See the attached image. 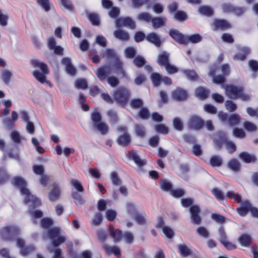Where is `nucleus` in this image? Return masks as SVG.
Here are the masks:
<instances>
[{
  "instance_id": "f03ea898",
  "label": "nucleus",
  "mask_w": 258,
  "mask_h": 258,
  "mask_svg": "<svg viewBox=\"0 0 258 258\" xmlns=\"http://www.w3.org/2000/svg\"><path fill=\"white\" fill-rule=\"evenodd\" d=\"M52 221L48 218H44L41 220V226L47 230L46 237L52 241L53 245L61 244L64 241L66 234L58 227H52Z\"/></svg>"
},
{
  "instance_id": "4be33fe9",
  "label": "nucleus",
  "mask_w": 258,
  "mask_h": 258,
  "mask_svg": "<svg viewBox=\"0 0 258 258\" xmlns=\"http://www.w3.org/2000/svg\"><path fill=\"white\" fill-rule=\"evenodd\" d=\"M218 232L219 233V240L226 248L227 249H232L235 247L234 245L227 240L225 233L222 228H220Z\"/></svg>"
},
{
  "instance_id": "5fc2aeb1",
  "label": "nucleus",
  "mask_w": 258,
  "mask_h": 258,
  "mask_svg": "<svg viewBox=\"0 0 258 258\" xmlns=\"http://www.w3.org/2000/svg\"><path fill=\"white\" fill-rule=\"evenodd\" d=\"M135 132L136 136L139 138H143L146 135L144 127L140 125H135Z\"/></svg>"
},
{
  "instance_id": "a211bd4d",
  "label": "nucleus",
  "mask_w": 258,
  "mask_h": 258,
  "mask_svg": "<svg viewBox=\"0 0 258 258\" xmlns=\"http://www.w3.org/2000/svg\"><path fill=\"white\" fill-rule=\"evenodd\" d=\"M126 215L125 219L127 220L132 218L138 213V206L131 202L126 203L125 205Z\"/></svg>"
},
{
  "instance_id": "cd10ccee",
  "label": "nucleus",
  "mask_w": 258,
  "mask_h": 258,
  "mask_svg": "<svg viewBox=\"0 0 258 258\" xmlns=\"http://www.w3.org/2000/svg\"><path fill=\"white\" fill-rule=\"evenodd\" d=\"M250 52V49L247 47H242L241 52L234 55L233 58L236 60H243L245 59V56Z\"/></svg>"
},
{
  "instance_id": "9b49d317",
  "label": "nucleus",
  "mask_w": 258,
  "mask_h": 258,
  "mask_svg": "<svg viewBox=\"0 0 258 258\" xmlns=\"http://www.w3.org/2000/svg\"><path fill=\"white\" fill-rule=\"evenodd\" d=\"M156 226L157 228L162 229L163 233L168 238H172L174 236L173 230L170 227L164 225V220L162 217L158 218Z\"/></svg>"
},
{
  "instance_id": "dca6fc26",
  "label": "nucleus",
  "mask_w": 258,
  "mask_h": 258,
  "mask_svg": "<svg viewBox=\"0 0 258 258\" xmlns=\"http://www.w3.org/2000/svg\"><path fill=\"white\" fill-rule=\"evenodd\" d=\"M53 188L48 194V198L49 201L55 202L58 200L61 194V188L58 184H53Z\"/></svg>"
},
{
  "instance_id": "bb28decb",
  "label": "nucleus",
  "mask_w": 258,
  "mask_h": 258,
  "mask_svg": "<svg viewBox=\"0 0 258 258\" xmlns=\"http://www.w3.org/2000/svg\"><path fill=\"white\" fill-rule=\"evenodd\" d=\"M130 157L139 167H141L146 164V161L140 158L137 151L131 153Z\"/></svg>"
},
{
  "instance_id": "4d7b16f0",
  "label": "nucleus",
  "mask_w": 258,
  "mask_h": 258,
  "mask_svg": "<svg viewBox=\"0 0 258 258\" xmlns=\"http://www.w3.org/2000/svg\"><path fill=\"white\" fill-rule=\"evenodd\" d=\"M71 185L79 192H82L84 188L81 183L78 180L73 179L71 181Z\"/></svg>"
},
{
  "instance_id": "774afa93",
  "label": "nucleus",
  "mask_w": 258,
  "mask_h": 258,
  "mask_svg": "<svg viewBox=\"0 0 258 258\" xmlns=\"http://www.w3.org/2000/svg\"><path fill=\"white\" fill-rule=\"evenodd\" d=\"M228 166L230 169L233 171H237L239 168V164L236 160H231L228 163Z\"/></svg>"
},
{
  "instance_id": "e2e57ef3",
  "label": "nucleus",
  "mask_w": 258,
  "mask_h": 258,
  "mask_svg": "<svg viewBox=\"0 0 258 258\" xmlns=\"http://www.w3.org/2000/svg\"><path fill=\"white\" fill-rule=\"evenodd\" d=\"M187 42L190 41L192 43H197L202 40V36L199 34H195L189 36H186Z\"/></svg>"
},
{
  "instance_id": "338daca9",
  "label": "nucleus",
  "mask_w": 258,
  "mask_h": 258,
  "mask_svg": "<svg viewBox=\"0 0 258 258\" xmlns=\"http://www.w3.org/2000/svg\"><path fill=\"white\" fill-rule=\"evenodd\" d=\"M88 18L92 24L98 25L99 23V17L96 14L91 13L88 15Z\"/></svg>"
},
{
  "instance_id": "b1692460",
  "label": "nucleus",
  "mask_w": 258,
  "mask_h": 258,
  "mask_svg": "<svg viewBox=\"0 0 258 258\" xmlns=\"http://www.w3.org/2000/svg\"><path fill=\"white\" fill-rule=\"evenodd\" d=\"M62 62L65 65L66 71L68 74L73 76L76 74V70L72 65L71 60L69 58L64 57L62 59Z\"/></svg>"
},
{
  "instance_id": "7ed1b4c3",
  "label": "nucleus",
  "mask_w": 258,
  "mask_h": 258,
  "mask_svg": "<svg viewBox=\"0 0 258 258\" xmlns=\"http://www.w3.org/2000/svg\"><path fill=\"white\" fill-rule=\"evenodd\" d=\"M13 184L19 187L23 198L24 202L29 207H35L40 205V201L35 196L32 195L26 187L25 180L21 177H15L13 179Z\"/></svg>"
},
{
  "instance_id": "052dcab7",
  "label": "nucleus",
  "mask_w": 258,
  "mask_h": 258,
  "mask_svg": "<svg viewBox=\"0 0 258 258\" xmlns=\"http://www.w3.org/2000/svg\"><path fill=\"white\" fill-rule=\"evenodd\" d=\"M75 86L77 88L85 89L87 87V83L85 80L80 79L76 81Z\"/></svg>"
},
{
  "instance_id": "6ab92c4d",
  "label": "nucleus",
  "mask_w": 258,
  "mask_h": 258,
  "mask_svg": "<svg viewBox=\"0 0 258 258\" xmlns=\"http://www.w3.org/2000/svg\"><path fill=\"white\" fill-rule=\"evenodd\" d=\"M190 218L192 222L196 224L201 223V218L199 215L200 208L197 205H192L189 209Z\"/></svg>"
},
{
  "instance_id": "6e6d98bb",
  "label": "nucleus",
  "mask_w": 258,
  "mask_h": 258,
  "mask_svg": "<svg viewBox=\"0 0 258 258\" xmlns=\"http://www.w3.org/2000/svg\"><path fill=\"white\" fill-rule=\"evenodd\" d=\"M155 130L157 133L162 134H166L168 133V127L164 124H159L155 126Z\"/></svg>"
},
{
  "instance_id": "de8ad7c7",
  "label": "nucleus",
  "mask_w": 258,
  "mask_h": 258,
  "mask_svg": "<svg viewBox=\"0 0 258 258\" xmlns=\"http://www.w3.org/2000/svg\"><path fill=\"white\" fill-rule=\"evenodd\" d=\"M107 115L110 123L112 125L115 123L118 120L116 113L112 110H109L107 112Z\"/></svg>"
},
{
  "instance_id": "49530a36",
  "label": "nucleus",
  "mask_w": 258,
  "mask_h": 258,
  "mask_svg": "<svg viewBox=\"0 0 258 258\" xmlns=\"http://www.w3.org/2000/svg\"><path fill=\"white\" fill-rule=\"evenodd\" d=\"M9 16L5 11L0 10V25L6 26L8 24Z\"/></svg>"
},
{
  "instance_id": "6e6552de",
  "label": "nucleus",
  "mask_w": 258,
  "mask_h": 258,
  "mask_svg": "<svg viewBox=\"0 0 258 258\" xmlns=\"http://www.w3.org/2000/svg\"><path fill=\"white\" fill-rule=\"evenodd\" d=\"M117 131L119 133V135L117 139L118 144L121 146H124L129 144L131 141V138L127 132L126 127L124 126H119L117 128Z\"/></svg>"
},
{
  "instance_id": "423d86ee",
  "label": "nucleus",
  "mask_w": 258,
  "mask_h": 258,
  "mask_svg": "<svg viewBox=\"0 0 258 258\" xmlns=\"http://www.w3.org/2000/svg\"><path fill=\"white\" fill-rule=\"evenodd\" d=\"M91 119L95 127L102 134L106 135L108 132L107 124L102 120L101 116L98 111L95 110L92 113Z\"/></svg>"
},
{
  "instance_id": "2f4dec72",
  "label": "nucleus",
  "mask_w": 258,
  "mask_h": 258,
  "mask_svg": "<svg viewBox=\"0 0 258 258\" xmlns=\"http://www.w3.org/2000/svg\"><path fill=\"white\" fill-rule=\"evenodd\" d=\"M117 215V212L115 210L108 209L105 211L104 216L109 221H114Z\"/></svg>"
},
{
  "instance_id": "ea45409f",
  "label": "nucleus",
  "mask_w": 258,
  "mask_h": 258,
  "mask_svg": "<svg viewBox=\"0 0 258 258\" xmlns=\"http://www.w3.org/2000/svg\"><path fill=\"white\" fill-rule=\"evenodd\" d=\"M114 35L116 38L122 40H127L128 38V34L119 28L114 32Z\"/></svg>"
},
{
  "instance_id": "79ce46f5",
  "label": "nucleus",
  "mask_w": 258,
  "mask_h": 258,
  "mask_svg": "<svg viewBox=\"0 0 258 258\" xmlns=\"http://www.w3.org/2000/svg\"><path fill=\"white\" fill-rule=\"evenodd\" d=\"M132 218H134L136 221L140 225L145 224L147 221V216L144 213H137Z\"/></svg>"
},
{
  "instance_id": "39448f33",
  "label": "nucleus",
  "mask_w": 258,
  "mask_h": 258,
  "mask_svg": "<svg viewBox=\"0 0 258 258\" xmlns=\"http://www.w3.org/2000/svg\"><path fill=\"white\" fill-rule=\"evenodd\" d=\"M229 73L230 69L227 64H224L220 68L213 66L210 68L209 76L212 77L213 83L221 84L225 81L224 78L227 76Z\"/></svg>"
},
{
  "instance_id": "2eb2a0df",
  "label": "nucleus",
  "mask_w": 258,
  "mask_h": 258,
  "mask_svg": "<svg viewBox=\"0 0 258 258\" xmlns=\"http://www.w3.org/2000/svg\"><path fill=\"white\" fill-rule=\"evenodd\" d=\"M115 26L117 28H119L122 26L129 27L132 29L135 28L134 21L128 17L116 19L115 20Z\"/></svg>"
},
{
  "instance_id": "37998d69",
  "label": "nucleus",
  "mask_w": 258,
  "mask_h": 258,
  "mask_svg": "<svg viewBox=\"0 0 258 258\" xmlns=\"http://www.w3.org/2000/svg\"><path fill=\"white\" fill-rule=\"evenodd\" d=\"M187 16L185 12L181 11H177L174 13V18L179 22L184 21L187 19Z\"/></svg>"
},
{
  "instance_id": "1a4fd4ad",
  "label": "nucleus",
  "mask_w": 258,
  "mask_h": 258,
  "mask_svg": "<svg viewBox=\"0 0 258 258\" xmlns=\"http://www.w3.org/2000/svg\"><path fill=\"white\" fill-rule=\"evenodd\" d=\"M221 87L224 89L225 95L232 99L237 98L241 89V87L223 83L221 84Z\"/></svg>"
},
{
  "instance_id": "9d476101",
  "label": "nucleus",
  "mask_w": 258,
  "mask_h": 258,
  "mask_svg": "<svg viewBox=\"0 0 258 258\" xmlns=\"http://www.w3.org/2000/svg\"><path fill=\"white\" fill-rule=\"evenodd\" d=\"M15 240L17 246L20 249V254L22 256H26L35 250L33 246H25V241L21 237H17Z\"/></svg>"
},
{
  "instance_id": "603ef678",
  "label": "nucleus",
  "mask_w": 258,
  "mask_h": 258,
  "mask_svg": "<svg viewBox=\"0 0 258 258\" xmlns=\"http://www.w3.org/2000/svg\"><path fill=\"white\" fill-rule=\"evenodd\" d=\"M226 109L229 112H232L237 109V105L232 101L227 100L225 103Z\"/></svg>"
},
{
  "instance_id": "ddd939ff",
  "label": "nucleus",
  "mask_w": 258,
  "mask_h": 258,
  "mask_svg": "<svg viewBox=\"0 0 258 258\" xmlns=\"http://www.w3.org/2000/svg\"><path fill=\"white\" fill-rule=\"evenodd\" d=\"M19 228L15 226L4 227L1 230V236L4 239H9L18 233Z\"/></svg>"
},
{
  "instance_id": "8fccbe9b",
  "label": "nucleus",
  "mask_w": 258,
  "mask_h": 258,
  "mask_svg": "<svg viewBox=\"0 0 258 258\" xmlns=\"http://www.w3.org/2000/svg\"><path fill=\"white\" fill-rule=\"evenodd\" d=\"M137 19L140 21H145L149 23L151 21V16L147 13H141L137 16Z\"/></svg>"
},
{
  "instance_id": "a878e982",
  "label": "nucleus",
  "mask_w": 258,
  "mask_h": 258,
  "mask_svg": "<svg viewBox=\"0 0 258 258\" xmlns=\"http://www.w3.org/2000/svg\"><path fill=\"white\" fill-rule=\"evenodd\" d=\"M166 19L164 17H156L151 19L152 26L156 29L164 25Z\"/></svg>"
},
{
  "instance_id": "c03bdc74",
  "label": "nucleus",
  "mask_w": 258,
  "mask_h": 258,
  "mask_svg": "<svg viewBox=\"0 0 258 258\" xmlns=\"http://www.w3.org/2000/svg\"><path fill=\"white\" fill-rule=\"evenodd\" d=\"M240 120V117L236 113L230 115L228 118V124L229 125H234L238 124Z\"/></svg>"
},
{
  "instance_id": "7c9ffc66",
  "label": "nucleus",
  "mask_w": 258,
  "mask_h": 258,
  "mask_svg": "<svg viewBox=\"0 0 258 258\" xmlns=\"http://www.w3.org/2000/svg\"><path fill=\"white\" fill-rule=\"evenodd\" d=\"M199 13L204 16H211L213 13V9L209 6H201L198 8Z\"/></svg>"
},
{
  "instance_id": "a18cd8bd",
  "label": "nucleus",
  "mask_w": 258,
  "mask_h": 258,
  "mask_svg": "<svg viewBox=\"0 0 258 258\" xmlns=\"http://www.w3.org/2000/svg\"><path fill=\"white\" fill-rule=\"evenodd\" d=\"M150 79L153 85L155 87L159 86L162 80V77L160 75L156 73H152L150 76Z\"/></svg>"
},
{
  "instance_id": "3c124183",
  "label": "nucleus",
  "mask_w": 258,
  "mask_h": 258,
  "mask_svg": "<svg viewBox=\"0 0 258 258\" xmlns=\"http://www.w3.org/2000/svg\"><path fill=\"white\" fill-rule=\"evenodd\" d=\"M160 186L163 190L168 191L169 194L170 191L172 190L171 183L166 180H162L161 181Z\"/></svg>"
},
{
  "instance_id": "bf43d9fd",
  "label": "nucleus",
  "mask_w": 258,
  "mask_h": 258,
  "mask_svg": "<svg viewBox=\"0 0 258 258\" xmlns=\"http://www.w3.org/2000/svg\"><path fill=\"white\" fill-rule=\"evenodd\" d=\"M183 73L188 79L196 80L198 78L197 75L194 71L187 70L184 71Z\"/></svg>"
},
{
  "instance_id": "473e14b6",
  "label": "nucleus",
  "mask_w": 258,
  "mask_h": 258,
  "mask_svg": "<svg viewBox=\"0 0 258 258\" xmlns=\"http://www.w3.org/2000/svg\"><path fill=\"white\" fill-rule=\"evenodd\" d=\"M12 77V73L10 70L7 69H3L1 71V77L5 83L8 84Z\"/></svg>"
},
{
  "instance_id": "09e8293b",
  "label": "nucleus",
  "mask_w": 258,
  "mask_h": 258,
  "mask_svg": "<svg viewBox=\"0 0 258 258\" xmlns=\"http://www.w3.org/2000/svg\"><path fill=\"white\" fill-rule=\"evenodd\" d=\"M244 128L247 131L254 132L257 130V126L251 122L244 121L243 124Z\"/></svg>"
},
{
  "instance_id": "412c9836",
  "label": "nucleus",
  "mask_w": 258,
  "mask_h": 258,
  "mask_svg": "<svg viewBox=\"0 0 258 258\" xmlns=\"http://www.w3.org/2000/svg\"><path fill=\"white\" fill-rule=\"evenodd\" d=\"M189 126L193 129L198 130L203 125V121L198 116H192L189 119Z\"/></svg>"
},
{
  "instance_id": "5701e85b",
  "label": "nucleus",
  "mask_w": 258,
  "mask_h": 258,
  "mask_svg": "<svg viewBox=\"0 0 258 258\" xmlns=\"http://www.w3.org/2000/svg\"><path fill=\"white\" fill-rule=\"evenodd\" d=\"M146 40L154 44L156 46H160L161 44V40L156 33H151L146 37Z\"/></svg>"
},
{
  "instance_id": "4468645a",
  "label": "nucleus",
  "mask_w": 258,
  "mask_h": 258,
  "mask_svg": "<svg viewBox=\"0 0 258 258\" xmlns=\"http://www.w3.org/2000/svg\"><path fill=\"white\" fill-rule=\"evenodd\" d=\"M129 96L128 91L125 89H119L114 94L116 100L123 105L127 101Z\"/></svg>"
},
{
  "instance_id": "f257e3e1",
  "label": "nucleus",
  "mask_w": 258,
  "mask_h": 258,
  "mask_svg": "<svg viewBox=\"0 0 258 258\" xmlns=\"http://www.w3.org/2000/svg\"><path fill=\"white\" fill-rule=\"evenodd\" d=\"M103 55L106 58L110 59L113 64L109 67H103L99 68L95 71L96 74L100 80H104L106 76L112 72H114L117 74L120 73L124 75L121 62L113 50L106 49Z\"/></svg>"
},
{
  "instance_id": "58836bf2",
  "label": "nucleus",
  "mask_w": 258,
  "mask_h": 258,
  "mask_svg": "<svg viewBox=\"0 0 258 258\" xmlns=\"http://www.w3.org/2000/svg\"><path fill=\"white\" fill-rule=\"evenodd\" d=\"M10 137L12 140L16 143H20L23 140V137L19 132L15 130L11 131Z\"/></svg>"
},
{
  "instance_id": "72a5a7b5",
  "label": "nucleus",
  "mask_w": 258,
  "mask_h": 258,
  "mask_svg": "<svg viewBox=\"0 0 258 258\" xmlns=\"http://www.w3.org/2000/svg\"><path fill=\"white\" fill-rule=\"evenodd\" d=\"M103 248L107 253H112L116 256H118L120 254V249L118 247L104 245Z\"/></svg>"
},
{
  "instance_id": "aec40b11",
  "label": "nucleus",
  "mask_w": 258,
  "mask_h": 258,
  "mask_svg": "<svg viewBox=\"0 0 258 258\" xmlns=\"http://www.w3.org/2000/svg\"><path fill=\"white\" fill-rule=\"evenodd\" d=\"M169 54L166 51H162L159 53L157 57V62L161 67H165L169 62Z\"/></svg>"
},
{
  "instance_id": "c85d7f7f",
  "label": "nucleus",
  "mask_w": 258,
  "mask_h": 258,
  "mask_svg": "<svg viewBox=\"0 0 258 258\" xmlns=\"http://www.w3.org/2000/svg\"><path fill=\"white\" fill-rule=\"evenodd\" d=\"M238 241L241 246L247 247L251 242L250 236L246 234H242L239 237Z\"/></svg>"
},
{
  "instance_id": "864d4df0",
  "label": "nucleus",
  "mask_w": 258,
  "mask_h": 258,
  "mask_svg": "<svg viewBox=\"0 0 258 258\" xmlns=\"http://www.w3.org/2000/svg\"><path fill=\"white\" fill-rule=\"evenodd\" d=\"M152 9L156 14L162 13L164 9V6L158 3H154L152 5Z\"/></svg>"
},
{
  "instance_id": "680f3d73",
  "label": "nucleus",
  "mask_w": 258,
  "mask_h": 258,
  "mask_svg": "<svg viewBox=\"0 0 258 258\" xmlns=\"http://www.w3.org/2000/svg\"><path fill=\"white\" fill-rule=\"evenodd\" d=\"M37 2L42 7L45 11L48 12L50 10L51 5L49 0H37Z\"/></svg>"
},
{
  "instance_id": "e433bc0d",
  "label": "nucleus",
  "mask_w": 258,
  "mask_h": 258,
  "mask_svg": "<svg viewBox=\"0 0 258 258\" xmlns=\"http://www.w3.org/2000/svg\"><path fill=\"white\" fill-rule=\"evenodd\" d=\"M214 26L215 28L225 29L230 27V24L224 20H216L214 21Z\"/></svg>"
},
{
  "instance_id": "c9c22d12",
  "label": "nucleus",
  "mask_w": 258,
  "mask_h": 258,
  "mask_svg": "<svg viewBox=\"0 0 258 258\" xmlns=\"http://www.w3.org/2000/svg\"><path fill=\"white\" fill-rule=\"evenodd\" d=\"M208 94L209 91L202 87H199L197 88L195 92L196 97L202 100L205 99Z\"/></svg>"
},
{
  "instance_id": "4c0bfd02",
  "label": "nucleus",
  "mask_w": 258,
  "mask_h": 258,
  "mask_svg": "<svg viewBox=\"0 0 258 258\" xmlns=\"http://www.w3.org/2000/svg\"><path fill=\"white\" fill-rule=\"evenodd\" d=\"M178 249L180 254L184 257L190 255L191 252L190 248L184 244L178 245Z\"/></svg>"
},
{
  "instance_id": "393cba45",
  "label": "nucleus",
  "mask_w": 258,
  "mask_h": 258,
  "mask_svg": "<svg viewBox=\"0 0 258 258\" xmlns=\"http://www.w3.org/2000/svg\"><path fill=\"white\" fill-rule=\"evenodd\" d=\"M172 96L177 100H182L187 97V93L183 89L177 88L172 92Z\"/></svg>"
},
{
  "instance_id": "0e129e2a",
  "label": "nucleus",
  "mask_w": 258,
  "mask_h": 258,
  "mask_svg": "<svg viewBox=\"0 0 258 258\" xmlns=\"http://www.w3.org/2000/svg\"><path fill=\"white\" fill-rule=\"evenodd\" d=\"M136 49L134 47H127L124 50L125 56L126 58H131L135 54Z\"/></svg>"
},
{
  "instance_id": "0eeeda50",
  "label": "nucleus",
  "mask_w": 258,
  "mask_h": 258,
  "mask_svg": "<svg viewBox=\"0 0 258 258\" xmlns=\"http://www.w3.org/2000/svg\"><path fill=\"white\" fill-rule=\"evenodd\" d=\"M237 211L240 216H244L247 213L250 212L253 217L258 218V210L253 207L248 201H242Z\"/></svg>"
},
{
  "instance_id": "13d9d810",
  "label": "nucleus",
  "mask_w": 258,
  "mask_h": 258,
  "mask_svg": "<svg viewBox=\"0 0 258 258\" xmlns=\"http://www.w3.org/2000/svg\"><path fill=\"white\" fill-rule=\"evenodd\" d=\"M146 61L145 59L141 56L137 55L134 59V63L137 67H141L145 64Z\"/></svg>"
},
{
  "instance_id": "f3484780",
  "label": "nucleus",
  "mask_w": 258,
  "mask_h": 258,
  "mask_svg": "<svg viewBox=\"0 0 258 258\" xmlns=\"http://www.w3.org/2000/svg\"><path fill=\"white\" fill-rule=\"evenodd\" d=\"M169 35L176 42L180 44H185L187 43L186 36H184L178 31L172 29L169 32Z\"/></svg>"
},
{
  "instance_id": "a19ab883",
  "label": "nucleus",
  "mask_w": 258,
  "mask_h": 258,
  "mask_svg": "<svg viewBox=\"0 0 258 258\" xmlns=\"http://www.w3.org/2000/svg\"><path fill=\"white\" fill-rule=\"evenodd\" d=\"M51 242V246L50 247H48V249L50 252L54 251V254L53 255L52 258H62V256L61 255V250L58 248H55V247H56L57 245H53L52 241ZM59 244H58L59 245Z\"/></svg>"
},
{
  "instance_id": "f704fd0d",
  "label": "nucleus",
  "mask_w": 258,
  "mask_h": 258,
  "mask_svg": "<svg viewBox=\"0 0 258 258\" xmlns=\"http://www.w3.org/2000/svg\"><path fill=\"white\" fill-rule=\"evenodd\" d=\"M239 157L243 161L246 163L253 162L255 159V157L254 155H251L246 152H242L240 153Z\"/></svg>"
},
{
  "instance_id": "20e7f679",
  "label": "nucleus",
  "mask_w": 258,
  "mask_h": 258,
  "mask_svg": "<svg viewBox=\"0 0 258 258\" xmlns=\"http://www.w3.org/2000/svg\"><path fill=\"white\" fill-rule=\"evenodd\" d=\"M31 63L34 68L32 72L34 78L41 83L50 85V83L46 80V76L49 72L46 64L37 59L32 60Z\"/></svg>"
},
{
  "instance_id": "c756f323",
  "label": "nucleus",
  "mask_w": 258,
  "mask_h": 258,
  "mask_svg": "<svg viewBox=\"0 0 258 258\" xmlns=\"http://www.w3.org/2000/svg\"><path fill=\"white\" fill-rule=\"evenodd\" d=\"M110 234L115 242H119L122 236L121 232L119 230L115 229L113 227L110 228Z\"/></svg>"
},
{
  "instance_id": "69168bd1",
  "label": "nucleus",
  "mask_w": 258,
  "mask_h": 258,
  "mask_svg": "<svg viewBox=\"0 0 258 258\" xmlns=\"http://www.w3.org/2000/svg\"><path fill=\"white\" fill-rule=\"evenodd\" d=\"M197 232L199 235L204 238H207L209 236V233L207 229L203 226L197 228Z\"/></svg>"
},
{
  "instance_id": "f8f14e48",
  "label": "nucleus",
  "mask_w": 258,
  "mask_h": 258,
  "mask_svg": "<svg viewBox=\"0 0 258 258\" xmlns=\"http://www.w3.org/2000/svg\"><path fill=\"white\" fill-rule=\"evenodd\" d=\"M47 44L48 48L50 50H53L55 54H62L63 48L61 46L56 45V41L53 37H50L47 39Z\"/></svg>"
}]
</instances>
